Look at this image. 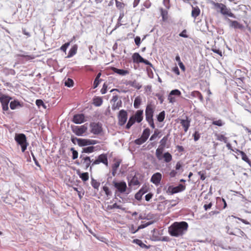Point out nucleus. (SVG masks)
Returning a JSON list of instances; mask_svg holds the SVG:
<instances>
[{
	"instance_id": "obj_26",
	"label": "nucleus",
	"mask_w": 251,
	"mask_h": 251,
	"mask_svg": "<svg viewBox=\"0 0 251 251\" xmlns=\"http://www.w3.org/2000/svg\"><path fill=\"white\" fill-rule=\"evenodd\" d=\"M191 96L195 98H198L201 102L203 101V98L201 93L198 91H194L191 93Z\"/></svg>"
},
{
	"instance_id": "obj_64",
	"label": "nucleus",
	"mask_w": 251,
	"mask_h": 251,
	"mask_svg": "<svg viewBox=\"0 0 251 251\" xmlns=\"http://www.w3.org/2000/svg\"><path fill=\"white\" fill-rule=\"evenodd\" d=\"M134 41H135V43L136 45L139 46L141 43L140 37L139 36L136 37L135 38Z\"/></svg>"
},
{
	"instance_id": "obj_54",
	"label": "nucleus",
	"mask_w": 251,
	"mask_h": 251,
	"mask_svg": "<svg viewBox=\"0 0 251 251\" xmlns=\"http://www.w3.org/2000/svg\"><path fill=\"white\" fill-rule=\"evenodd\" d=\"M217 140L219 141H223L225 143L226 142L227 138L223 135H218L217 136Z\"/></svg>"
},
{
	"instance_id": "obj_27",
	"label": "nucleus",
	"mask_w": 251,
	"mask_h": 251,
	"mask_svg": "<svg viewBox=\"0 0 251 251\" xmlns=\"http://www.w3.org/2000/svg\"><path fill=\"white\" fill-rule=\"evenodd\" d=\"M77 50V46L76 45L73 46L69 50L67 58H70L74 56L76 53Z\"/></svg>"
},
{
	"instance_id": "obj_56",
	"label": "nucleus",
	"mask_w": 251,
	"mask_h": 251,
	"mask_svg": "<svg viewBox=\"0 0 251 251\" xmlns=\"http://www.w3.org/2000/svg\"><path fill=\"white\" fill-rule=\"evenodd\" d=\"M194 139L195 141H198L200 138V134L198 131H196L193 134Z\"/></svg>"
},
{
	"instance_id": "obj_47",
	"label": "nucleus",
	"mask_w": 251,
	"mask_h": 251,
	"mask_svg": "<svg viewBox=\"0 0 251 251\" xmlns=\"http://www.w3.org/2000/svg\"><path fill=\"white\" fill-rule=\"evenodd\" d=\"M70 150L72 151V159H76L78 157V152L73 148H72Z\"/></svg>"
},
{
	"instance_id": "obj_62",
	"label": "nucleus",
	"mask_w": 251,
	"mask_h": 251,
	"mask_svg": "<svg viewBox=\"0 0 251 251\" xmlns=\"http://www.w3.org/2000/svg\"><path fill=\"white\" fill-rule=\"evenodd\" d=\"M177 172L176 171V170H172L171 171V172L170 173V177H174L176 176V175H177Z\"/></svg>"
},
{
	"instance_id": "obj_63",
	"label": "nucleus",
	"mask_w": 251,
	"mask_h": 251,
	"mask_svg": "<svg viewBox=\"0 0 251 251\" xmlns=\"http://www.w3.org/2000/svg\"><path fill=\"white\" fill-rule=\"evenodd\" d=\"M212 50L214 52V53H217L219 55H220V56H222V51L219 50V49H217L216 48H212Z\"/></svg>"
},
{
	"instance_id": "obj_52",
	"label": "nucleus",
	"mask_w": 251,
	"mask_h": 251,
	"mask_svg": "<svg viewBox=\"0 0 251 251\" xmlns=\"http://www.w3.org/2000/svg\"><path fill=\"white\" fill-rule=\"evenodd\" d=\"M70 44V42L66 43L61 47L60 50L63 51L64 52H65L66 51L67 48L69 46Z\"/></svg>"
},
{
	"instance_id": "obj_32",
	"label": "nucleus",
	"mask_w": 251,
	"mask_h": 251,
	"mask_svg": "<svg viewBox=\"0 0 251 251\" xmlns=\"http://www.w3.org/2000/svg\"><path fill=\"white\" fill-rule=\"evenodd\" d=\"M164 148L159 147L158 149H156L155 151V155L158 158V160H161L162 159L161 155L163 153Z\"/></svg>"
},
{
	"instance_id": "obj_10",
	"label": "nucleus",
	"mask_w": 251,
	"mask_h": 251,
	"mask_svg": "<svg viewBox=\"0 0 251 251\" xmlns=\"http://www.w3.org/2000/svg\"><path fill=\"white\" fill-rule=\"evenodd\" d=\"M185 189V186L182 184H179L178 186L176 187H173L172 186H170L168 188L167 192H169L171 193V194H174L175 193L183 191Z\"/></svg>"
},
{
	"instance_id": "obj_16",
	"label": "nucleus",
	"mask_w": 251,
	"mask_h": 251,
	"mask_svg": "<svg viewBox=\"0 0 251 251\" xmlns=\"http://www.w3.org/2000/svg\"><path fill=\"white\" fill-rule=\"evenodd\" d=\"M84 115L83 114H75L74 116L73 121L76 124H79L84 122Z\"/></svg>"
},
{
	"instance_id": "obj_25",
	"label": "nucleus",
	"mask_w": 251,
	"mask_h": 251,
	"mask_svg": "<svg viewBox=\"0 0 251 251\" xmlns=\"http://www.w3.org/2000/svg\"><path fill=\"white\" fill-rule=\"evenodd\" d=\"M227 232L231 235H234L240 237L243 236L245 235L244 232L239 228H236L234 232H229L228 230Z\"/></svg>"
},
{
	"instance_id": "obj_45",
	"label": "nucleus",
	"mask_w": 251,
	"mask_h": 251,
	"mask_svg": "<svg viewBox=\"0 0 251 251\" xmlns=\"http://www.w3.org/2000/svg\"><path fill=\"white\" fill-rule=\"evenodd\" d=\"M146 141L143 138H142V137H141L140 138H138L137 139H136L135 141H134V143L136 144V145H142V144H143L144 143H145Z\"/></svg>"
},
{
	"instance_id": "obj_19",
	"label": "nucleus",
	"mask_w": 251,
	"mask_h": 251,
	"mask_svg": "<svg viewBox=\"0 0 251 251\" xmlns=\"http://www.w3.org/2000/svg\"><path fill=\"white\" fill-rule=\"evenodd\" d=\"M180 123L184 128V131L186 132L190 126V121L187 118L186 120H180Z\"/></svg>"
},
{
	"instance_id": "obj_51",
	"label": "nucleus",
	"mask_w": 251,
	"mask_h": 251,
	"mask_svg": "<svg viewBox=\"0 0 251 251\" xmlns=\"http://www.w3.org/2000/svg\"><path fill=\"white\" fill-rule=\"evenodd\" d=\"M212 124L214 125L218 126H221L224 125V123L221 120H219L217 121H213Z\"/></svg>"
},
{
	"instance_id": "obj_60",
	"label": "nucleus",
	"mask_w": 251,
	"mask_h": 251,
	"mask_svg": "<svg viewBox=\"0 0 251 251\" xmlns=\"http://www.w3.org/2000/svg\"><path fill=\"white\" fill-rule=\"evenodd\" d=\"M135 118L134 116H131L129 118L128 123L132 126L135 122Z\"/></svg>"
},
{
	"instance_id": "obj_9",
	"label": "nucleus",
	"mask_w": 251,
	"mask_h": 251,
	"mask_svg": "<svg viewBox=\"0 0 251 251\" xmlns=\"http://www.w3.org/2000/svg\"><path fill=\"white\" fill-rule=\"evenodd\" d=\"M90 127L91 132L94 134H99L102 131L101 124L99 123H92L90 124Z\"/></svg>"
},
{
	"instance_id": "obj_36",
	"label": "nucleus",
	"mask_w": 251,
	"mask_h": 251,
	"mask_svg": "<svg viewBox=\"0 0 251 251\" xmlns=\"http://www.w3.org/2000/svg\"><path fill=\"white\" fill-rule=\"evenodd\" d=\"M240 153L242 156V159L248 163L250 166H251V161L250 160L246 154L242 151H240Z\"/></svg>"
},
{
	"instance_id": "obj_31",
	"label": "nucleus",
	"mask_w": 251,
	"mask_h": 251,
	"mask_svg": "<svg viewBox=\"0 0 251 251\" xmlns=\"http://www.w3.org/2000/svg\"><path fill=\"white\" fill-rule=\"evenodd\" d=\"M102 100L100 97H97L93 99V104L96 106H100L102 103Z\"/></svg>"
},
{
	"instance_id": "obj_35",
	"label": "nucleus",
	"mask_w": 251,
	"mask_h": 251,
	"mask_svg": "<svg viewBox=\"0 0 251 251\" xmlns=\"http://www.w3.org/2000/svg\"><path fill=\"white\" fill-rule=\"evenodd\" d=\"M150 135V129L147 128L143 130L141 137L143 138L146 141L148 139Z\"/></svg>"
},
{
	"instance_id": "obj_18",
	"label": "nucleus",
	"mask_w": 251,
	"mask_h": 251,
	"mask_svg": "<svg viewBox=\"0 0 251 251\" xmlns=\"http://www.w3.org/2000/svg\"><path fill=\"white\" fill-rule=\"evenodd\" d=\"M133 116L137 123H140L143 118V110H137Z\"/></svg>"
},
{
	"instance_id": "obj_41",
	"label": "nucleus",
	"mask_w": 251,
	"mask_h": 251,
	"mask_svg": "<svg viewBox=\"0 0 251 251\" xmlns=\"http://www.w3.org/2000/svg\"><path fill=\"white\" fill-rule=\"evenodd\" d=\"M79 177L83 181H86L89 179L88 173L87 172L82 173V174H80Z\"/></svg>"
},
{
	"instance_id": "obj_39",
	"label": "nucleus",
	"mask_w": 251,
	"mask_h": 251,
	"mask_svg": "<svg viewBox=\"0 0 251 251\" xmlns=\"http://www.w3.org/2000/svg\"><path fill=\"white\" fill-rule=\"evenodd\" d=\"M165 117V112L164 111L161 112L157 116V121L159 122H162Z\"/></svg>"
},
{
	"instance_id": "obj_17",
	"label": "nucleus",
	"mask_w": 251,
	"mask_h": 251,
	"mask_svg": "<svg viewBox=\"0 0 251 251\" xmlns=\"http://www.w3.org/2000/svg\"><path fill=\"white\" fill-rule=\"evenodd\" d=\"M80 158L83 161V163L85 164L86 166V169H88L89 166H91V163L92 161L90 159V157L89 156H84V155L81 154L80 155Z\"/></svg>"
},
{
	"instance_id": "obj_33",
	"label": "nucleus",
	"mask_w": 251,
	"mask_h": 251,
	"mask_svg": "<svg viewBox=\"0 0 251 251\" xmlns=\"http://www.w3.org/2000/svg\"><path fill=\"white\" fill-rule=\"evenodd\" d=\"M169 134L165 136L160 141V147L165 148L166 146L167 142L168 140Z\"/></svg>"
},
{
	"instance_id": "obj_44",
	"label": "nucleus",
	"mask_w": 251,
	"mask_h": 251,
	"mask_svg": "<svg viewBox=\"0 0 251 251\" xmlns=\"http://www.w3.org/2000/svg\"><path fill=\"white\" fill-rule=\"evenodd\" d=\"M91 185L95 189H98L100 185V183L97 182L94 179L92 178L91 181Z\"/></svg>"
},
{
	"instance_id": "obj_57",
	"label": "nucleus",
	"mask_w": 251,
	"mask_h": 251,
	"mask_svg": "<svg viewBox=\"0 0 251 251\" xmlns=\"http://www.w3.org/2000/svg\"><path fill=\"white\" fill-rule=\"evenodd\" d=\"M110 207V209H112L114 208H117V209H122V207L121 205H118L116 203H114L112 205H110L109 206Z\"/></svg>"
},
{
	"instance_id": "obj_37",
	"label": "nucleus",
	"mask_w": 251,
	"mask_h": 251,
	"mask_svg": "<svg viewBox=\"0 0 251 251\" xmlns=\"http://www.w3.org/2000/svg\"><path fill=\"white\" fill-rule=\"evenodd\" d=\"M163 158L165 162L168 163L172 160V156L169 152H167L164 153Z\"/></svg>"
},
{
	"instance_id": "obj_38",
	"label": "nucleus",
	"mask_w": 251,
	"mask_h": 251,
	"mask_svg": "<svg viewBox=\"0 0 251 251\" xmlns=\"http://www.w3.org/2000/svg\"><path fill=\"white\" fill-rule=\"evenodd\" d=\"M95 147L93 146H90L82 149V153H91L94 151Z\"/></svg>"
},
{
	"instance_id": "obj_29",
	"label": "nucleus",
	"mask_w": 251,
	"mask_h": 251,
	"mask_svg": "<svg viewBox=\"0 0 251 251\" xmlns=\"http://www.w3.org/2000/svg\"><path fill=\"white\" fill-rule=\"evenodd\" d=\"M200 14V9L198 7H193L192 6V10L191 13L192 16L196 18L197 17H198Z\"/></svg>"
},
{
	"instance_id": "obj_28",
	"label": "nucleus",
	"mask_w": 251,
	"mask_h": 251,
	"mask_svg": "<svg viewBox=\"0 0 251 251\" xmlns=\"http://www.w3.org/2000/svg\"><path fill=\"white\" fill-rule=\"evenodd\" d=\"M139 184L140 182L138 180V177L136 176V175H134L133 176H132L131 180L128 181V185L129 186L131 185H139Z\"/></svg>"
},
{
	"instance_id": "obj_6",
	"label": "nucleus",
	"mask_w": 251,
	"mask_h": 251,
	"mask_svg": "<svg viewBox=\"0 0 251 251\" xmlns=\"http://www.w3.org/2000/svg\"><path fill=\"white\" fill-rule=\"evenodd\" d=\"M119 96L118 95L113 96L110 102L112 103V109L113 110H116L122 107V101L121 100H118Z\"/></svg>"
},
{
	"instance_id": "obj_59",
	"label": "nucleus",
	"mask_w": 251,
	"mask_h": 251,
	"mask_svg": "<svg viewBox=\"0 0 251 251\" xmlns=\"http://www.w3.org/2000/svg\"><path fill=\"white\" fill-rule=\"evenodd\" d=\"M153 196V194L151 193H150L148 194H147L145 196V200L146 201H150V200L152 198Z\"/></svg>"
},
{
	"instance_id": "obj_61",
	"label": "nucleus",
	"mask_w": 251,
	"mask_h": 251,
	"mask_svg": "<svg viewBox=\"0 0 251 251\" xmlns=\"http://www.w3.org/2000/svg\"><path fill=\"white\" fill-rule=\"evenodd\" d=\"M156 96L158 98V100L160 102V103H162V102L164 101L163 96L160 94H156Z\"/></svg>"
},
{
	"instance_id": "obj_40",
	"label": "nucleus",
	"mask_w": 251,
	"mask_h": 251,
	"mask_svg": "<svg viewBox=\"0 0 251 251\" xmlns=\"http://www.w3.org/2000/svg\"><path fill=\"white\" fill-rule=\"evenodd\" d=\"M65 85L68 87H71L74 85V81L72 79L68 78L65 81Z\"/></svg>"
},
{
	"instance_id": "obj_12",
	"label": "nucleus",
	"mask_w": 251,
	"mask_h": 251,
	"mask_svg": "<svg viewBox=\"0 0 251 251\" xmlns=\"http://www.w3.org/2000/svg\"><path fill=\"white\" fill-rule=\"evenodd\" d=\"M153 113L154 110L151 104H148L145 110L146 121L153 119Z\"/></svg>"
},
{
	"instance_id": "obj_43",
	"label": "nucleus",
	"mask_w": 251,
	"mask_h": 251,
	"mask_svg": "<svg viewBox=\"0 0 251 251\" xmlns=\"http://www.w3.org/2000/svg\"><path fill=\"white\" fill-rule=\"evenodd\" d=\"M153 223V221H151V222H147V223H146L145 224H142L138 227L137 230H139L140 229L144 228L147 227L148 226L152 224Z\"/></svg>"
},
{
	"instance_id": "obj_7",
	"label": "nucleus",
	"mask_w": 251,
	"mask_h": 251,
	"mask_svg": "<svg viewBox=\"0 0 251 251\" xmlns=\"http://www.w3.org/2000/svg\"><path fill=\"white\" fill-rule=\"evenodd\" d=\"M100 163H102L105 164L106 166H108V160L107 155L105 154H101L100 155L97 159H96L92 164L90 166V170L92 169V167L95 165L99 164Z\"/></svg>"
},
{
	"instance_id": "obj_4",
	"label": "nucleus",
	"mask_w": 251,
	"mask_h": 251,
	"mask_svg": "<svg viewBox=\"0 0 251 251\" xmlns=\"http://www.w3.org/2000/svg\"><path fill=\"white\" fill-rule=\"evenodd\" d=\"M12 98L4 94H0V102L3 111L8 110V104Z\"/></svg>"
},
{
	"instance_id": "obj_8",
	"label": "nucleus",
	"mask_w": 251,
	"mask_h": 251,
	"mask_svg": "<svg viewBox=\"0 0 251 251\" xmlns=\"http://www.w3.org/2000/svg\"><path fill=\"white\" fill-rule=\"evenodd\" d=\"M118 118L119 121V125L121 126L124 125L127 119V112L124 109L121 110L119 111Z\"/></svg>"
},
{
	"instance_id": "obj_20",
	"label": "nucleus",
	"mask_w": 251,
	"mask_h": 251,
	"mask_svg": "<svg viewBox=\"0 0 251 251\" xmlns=\"http://www.w3.org/2000/svg\"><path fill=\"white\" fill-rule=\"evenodd\" d=\"M133 61L134 63H142L144 58L137 52L134 53L132 55Z\"/></svg>"
},
{
	"instance_id": "obj_2",
	"label": "nucleus",
	"mask_w": 251,
	"mask_h": 251,
	"mask_svg": "<svg viewBox=\"0 0 251 251\" xmlns=\"http://www.w3.org/2000/svg\"><path fill=\"white\" fill-rule=\"evenodd\" d=\"M112 185L115 188V197L116 199L117 197L121 198L120 194L124 193L127 189V186L126 182L124 181H117L114 180L112 181Z\"/></svg>"
},
{
	"instance_id": "obj_58",
	"label": "nucleus",
	"mask_w": 251,
	"mask_h": 251,
	"mask_svg": "<svg viewBox=\"0 0 251 251\" xmlns=\"http://www.w3.org/2000/svg\"><path fill=\"white\" fill-rule=\"evenodd\" d=\"M120 162L119 161L116 162L112 167V170H117V169L119 168L120 166Z\"/></svg>"
},
{
	"instance_id": "obj_22",
	"label": "nucleus",
	"mask_w": 251,
	"mask_h": 251,
	"mask_svg": "<svg viewBox=\"0 0 251 251\" xmlns=\"http://www.w3.org/2000/svg\"><path fill=\"white\" fill-rule=\"evenodd\" d=\"M229 20L230 22V26L234 28L242 29L244 28V26L242 24H240L238 22L236 21Z\"/></svg>"
},
{
	"instance_id": "obj_24",
	"label": "nucleus",
	"mask_w": 251,
	"mask_h": 251,
	"mask_svg": "<svg viewBox=\"0 0 251 251\" xmlns=\"http://www.w3.org/2000/svg\"><path fill=\"white\" fill-rule=\"evenodd\" d=\"M22 105L20 102L17 100H14L11 101L10 103V107L11 109L14 110L17 108L18 107H21Z\"/></svg>"
},
{
	"instance_id": "obj_15",
	"label": "nucleus",
	"mask_w": 251,
	"mask_h": 251,
	"mask_svg": "<svg viewBox=\"0 0 251 251\" xmlns=\"http://www.w3.org/2000/svg\"><path fill=\"white\" fill-rule=\"evenodd\" d=\"M161 178L162 175L160 173H156L152 176L151 181L156 185H158L160 183Z\"/></svg>"
},
{
	"instance_id": "obj_46",
	"label": "nucleus",
	"mask_w": 251,
	"mask_h": 251,
	"mask_svg": "<svg viewBox=\"0 0 251 251\" xmlns=\"http://www.w3.org/2000/svg\"><path fill=\"white\" fill-rule=\"evenodd\" d=\"M103 190L104 191L107 197H109L112 195V192L111 191L109 190V189L108 187L106 186H103Z\"/></svg>"
},
{
	"instance_id": "obj_55",
	"label": "nucleus",
	"mask_w": 251,
	"mask_h": 251,
	"mask_svg": "<svg viewBox=\"0 0 251 251\" xmlns=\"http://www.w3.org/2000/svg\"><path fill=\"white\" fill-rule=\"evenodd\" d=\"M107 89V84L104 83L103 85L102 88H101L100 90V92L102 94H104L106 93Z\"/></svg>"
},
{
	"instance_id": "obj_34",
	"label": "nucleus",
	"mask_w": 251,
	"mask_h": 251,
	"mask_svg": "<svg viewBox=\"0 0 251 251\" xmlns=\"http://www.w3.org/2000/svg\"><path fill=\"white\" fill-rule=\"evenodd\" d=\"M89 139L79 138L78 142V145L80 147H83L89 145Z\"/></svg>"
},
{
	"instance_id": "obj_14",
	"label": "nucleus",
	"mask_w": 251,
	"mask_h": 251,
	"mask_svg": "<svg viewBox=\"0 0 251 251\" xmlns=\"http://www.w3.org/2000/svg\"><path fill=\"white\" fill-rule=\"evenodd\" d=\"M148 190L149 189L147 186H143L135 195V198L138 201H140L142 199V196L148 192Z\"/></svg>"
},
{
	"instance_id": "obj_3",
	"label": "nucleus",
	"mask_w": 251,
	"mask_h": 251,
	"mask_svg": "<svg viewBox=\"0 0 251 251\" xmlns=\"http://www.w3.org/2000/svg\"><path fill=\"white\" fill-rule=\"evenodd\" d=\"M14 139L17 144L21 146L22 151L25 152L28 145L25 135L24 133H16Z\"/></svg>"
},
{
	"instance_id": "obj_1",
	"label": "nucleus",
	"mask_w": 251,
	"mask_h": 251,
	"mask_svg": "<svg viewBox=\"0 0 251 251\" xmlns=\"http://www.w3.org/2000/svg\"><path fill=\"white\" fill-rule=\"evenodd\" d=\"M188 224L185 221L175 222L168 227V233L173 237H180L185 234Z\"/></svg>"
},
{
	"instance_id": "obj_13",
	"label": "nucleus",
	"mask_w": 251,
	"mask_h": 251,
	"mask_svg": "<svg viewBox=\"0 0 251 251\" xmlns=\"http://www.w3.org/2000/svg\"><path fill=\"white\" fill-rule=\"evenodd\" d=\"M181 95V92L178 89L173 90L170 93L168 96V100L170 103H174L175 102V98L173 97V96H179Z\"/></svg>"
},
{
	"instance_id": "obj_11",
	"label": "nucleus",
	"mask_w": 251,
	"mask_h": 251,
	"mask_svg": "<svg viewBox=\"0 0 251 251\" xmlns=\"http://www.w3.org/2000/svg\"><path fill=\"white\" fill-rule=\"evenodd\" d=\"M212 3L215 8H219L220 9V12L224 15H226V14H227L228 11L229 10V9H227L225 4L222 3L212 1Z\"/></svg>"
},
{
	"instance_id": "obj_30",
	"label": "nucleus",
	"mask_w": 251,
	"mask_h": 251,
	"mask_svg": "<svg viewBox=\"0 0 251 251\" xmlns=\"http://www.w3.org/2000/svg\"><path fill=\"white\" fill-rule=\"evenodd\" d=\"M128 84L130 86L134 87L137 89H140L142 87V85L137 82L136 80L129 81H128Z\"/></svg>"
},
{
	"instance_id": "obj_21",
	"label": "nucleus",
	"mask_w": 251,
	"mask_h": 251,
	"mask_svg": "<svg viewBox=\"0 0 251 251\" xmlns=\"http://www.w3.org/2000/svg\"><path fill=\"white\" fill-rule=\"evenodd\" d=\"M111 70L115 73H117L121 75H125L128 73L127 70L123 69H119L115 67H112Z\"/></svg>"
},
{
	"instance_id": "obj_23",
	"label": "nucleus",
	"mask_w": 251,
	"mask_h": 251,
	"mask_svg": "<svg viewBox=\"0 0 251 251\" xmlns=\"http://www.w3.org/2000/svg\"><path fill=\"white\" fill-rule=\"evenodd\" d=\"M132 243H135L138 245H139L141 248H143V249H148L150 248V246H147L146 245H145L144 243H143V242L140 240V239H134L133 241H132Z\"/></svg>"
},
{
	"instance_id": "obj_42",
	"label": "nucleus",
	"mask_w": 251,
	"mask_h": 251,
	"mask_svg": "<svg viewBox=\"0 0 251 251\" xmlns=\"http://www.w3.org/2000/svg\"><path fill=\"white\" fill-rule=\"evenodd\" d=\"M141 102V99L139 97H136L134 101V106L135 108H138Z\"/></svg>"
},
{
	"instance_id": "obj_49",
	"label": "nucleus",
	"mask_w": 251,
	"mask_h": 251,
	"mask_svg": "<svg viewBox=\"0 0 251 251\" xmlns=\"http://www.w3.org/2000/svg\"><path fill=\"white\" fill-rule=\"evenodd\" d=\"M159 133L160 132L158 131V129H155L154 130V133L151 135L150 140L152 141L155 139L158 136Z\"/></svg>"
},
{
	"instance_id": "obj_53",
	"label": "nucleus",
	"mask_w": 251,
	"mask_h": 251,
	"mask_svg": "<svg viewBox=\"0 0 251 251\" xmlns=\"http://www.w3.org/2000/svg\"><path fill=\"white\" fill-rule=\"evenodd\" d=\"M198 174L200 176L201 180H204L205 179V172L204 171H200Z\"/></svg>"
},
{
	"instance_id": "obj_48",
	"label": "nucleus",
	"mask_w": 251,
	"mask_h": 251,
	"mask_svg": "<svg viewBox=\"0 0 251 251\" xmlns=\"http://www.w3.org/2000/svg\"><path fill=\"white\" fill-rule=\"evenodd\" d=\"M167 14L168 12L167 11L164 10L163 9H161V15L164 21L167 19Z\"/></svg>"
},
{
	"instance_id": "obj_50",
	"label": "nucleus",
	"mask_w": 251,
	"mask_h": 251,
	"mask_svg": "<svg viewBox=\"0 0 251 251\" xmlns=\"http://www.w3.org/2000/svg\"><path fill=\"white\" fill-rule=\"evenodd\" d=\"M36 104L39 107L42 106L46 108V106L42 100H36Z\"/></svg>"
},
{
	"instance_id": "obj_5",
	"label": "nucleus",
	"mask_w": 251,
	"mask_h": 251,
	"mask_svg": "<svg viewBox=\"0 0 251 251\" xmlns=\"http://www.w3.org/2000/svg\"><path fill=\"white\" fill-rule=\"evenodd\" d=\"M87 125L84 124L81 126H74L72 127L73 132L77 136H81L87 130Z\"/></svg>"
}]
</instances>
